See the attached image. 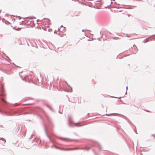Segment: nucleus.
I'll return each mask as SVG.
<instances>
[{
	"label": "nucleus",
	"instance_id": "f03ea898",
	"mask_svg": "<svg viewBox=\"0 0 155 155\" xmlns=\"http://www.w3.org/2000/svg\"><path fill=\"white\" fill-rule=\"evenodd\" d=\"M90 149L89 148H87V147H84L82 148L81 149L84 150H88Z\"/></svg>",
	"mask_w": 155,
	"mask_h": 155
},
{
	"label": "nucleus",
	"instance_id": "f257e3e1",
	"mask_svg": "<svg viewBox=\"0 0 155 155\" xmlns=\"http://www.w3.org/2000/svg\"><path fill=\"white\" fill-rule=\"evenodd\" d=\"M130 15L126 12H124L120 14V18L124 20L128 19V18L130 17Z\"/></svg>",
	"mask_w": 155,
	"mask_h": 155
},
{
	"label": "nucleus",
	"instance_id": "7ed1b4c3",
	"mask_svg": "<svg viewBox=\"0 0 155 155\" xmlns=\"http://www.w3.org/2000/svg\"><path fill=\"white\" fill-rule=\"evenodd\" d=\"M21 28H18L16 30H20L21 29Z\"/></svg>",
	"mask_w": 155,
	"mask_h": 155
},
{
	"label": "nucleus",
	"instance_id": "39448f33",
	"mask_svg": "<svg viewBox=\"0 0 155 155\" xmlns=\"http://www.w3.org/2000/svg\"><path fill=\"white\" fill-rule=\"evenodd\" d=\"M61 27H63V26H61Z\"/></svg>",
	"mask_w": 155,
	"mask_h": 155
},
{
	"label": "nucleus",
	"instance_id": "20e7f679",
	"mask_svg": "<svg viewBox=\"0 0 155 155\" xmlns=\"http://www.w3.org/2000/svg\"><path fill=\"white\" fill-rule=\"evenodd\" d=\"M2 100L5 103H6L4 99H2Z\"/></svg>",
	"mask_w": 155,
	"mask_h": 155
}]
</instances>
